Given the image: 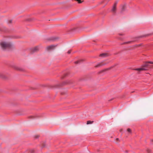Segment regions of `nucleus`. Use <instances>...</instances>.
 <instances>
[{
    "label": "nucleus",
    "instance_id": "423d86ee",
    "mask_svg": "<svg viewBox=\"0 0 153 153\" xmlns=\"http://www.w3.org/2000/svg\"><path fill=\"white\" fill-rule=\"evenodd\" d=\"M121 12L123 13L126 10V6L125 4H123L121 5Z\"/></svg>",
    "mask_w": 153,
    "mask_h": 153
},
{
    "label": "nucleus",
    "instance_id": "4468645a",
    "mask_svg": "<svg viewBox=\"0 0 153 153\" xmlns=\"http://www.w3.org/2000/svg\"><path fill=\"white\" fill-rule=\"evenodd\" d=\"M82 61V60H79V61H75L74 63L75 64H79V63H80V62L81 61Z\"/></svg>",
    "mask_w": 153,
    "mask_h": 153
},
{
    "label": "nucleus",
    "instance_id": "7ed1b4c3",
    "mask_svg": "<svg viewBox=\"0 0 153 153\" xmlns=\"http://www.w3.org/2000/svg\"><path fill=\"white\" fill-rule=\"evenodd\" d=\"M117 3V2H116L114 3L111 10V11L114 13H115L116 10H117L116 7Z\"/></svg>",
    "mask_w": 153,
    "mask_h": 153
},
{
    "label": "nucleus",
    "instance_id": "412c9836",
    "mask_svg": "<svg viewBox=\"0 0 153 153\" xmlns=\"http://www.w3.org/2000/svg\"><path fill=\"white\" fill-rule=\"evenodd\" d=\"M39 137V136H36V138H38Z\"/></svg>",
    "mask_w": 153,
    "mask_h": 153
},
{
    "label": "nucleus",
    "instance_id": "aec40b11",
    "mask_svg": "<svg viewBox=\"0 0 153 153\" xmlns=\"http://www.w3.org/2000/svg\"><path fill=\"white\" fill-rule=\"evenodd\" d=\"M12 21L11 20H10V23H11L12 22Z\"/></svg>",
    "mask_w": 153,
    "mask_h": 153
},
{
    "label": "nucleus",
    "instance_id": "2eb2a0df",
    "mask_svg": "<svg viewBox=\"0 0 153 153\" xmlns=\"http://www.w3.org/2000/svg\"><path fill=\"white\" fill-rule=\"evenodd\" d=\"M147 152L148 153H151V151L150 149H147Z\"/></svg>",
    "mask_w": 153,
    "mask_h": 153
},
{
    "label": "nucleus",
    "instance_id": "9b49d317",
    "mask_svg": "<svg viewBox=\"0 0 153 153\" xmlns=\"http://www.w3.org/2000/svg\"><path fill=\"white\" fill-rule=\"evenodd\" d=\"M71 81H67L66 82H64V83L63 84V85H65L67 83L68 84H71Z\"/></svg>",
    "mask_w": 153,
    "mask_h": 153
},
{
    "label": "nucleus",
    "instance_id": "1a4fd4ad",
    "mask_svg": "<svg viewBox=\"0 0 153 153\" xmlns=\"http://www.w3.org/2000/svg\"><path fill=\"white\" fill-rule=\"evenodd\" d=\"M103 65L102 64L100 63L98 64L97 65H96V67H100V66L102 65Z\"/></svg>",
    "mask_w": 153,
    "mask_h": 153
},
{
    "label": "nucleus",
    "instance_id": "dca6fc26",
    "mask_svg": "<svg viewBox=\"0 0 153 153\" xmlns=\"http://www.w3.org/2000/svg\"><path fill=\"white\" fill-rule=\"evenodd\" d=\"M132 42V41H128L127 42H124L123 44H126V43H129Z\"/></svg>",
    "mask_w": 153,
    "mask_h": 153
},
{
    "label": "nucleus",
    "instance_id": "f257e3e1",
    "mask_svg": "<svg viewBox=\"0 0 153 153\" xmlns=\"http://www.w3.org/2000/svg\"><path fill=\"white\" fill-rule=\"evenodd\" d=\"M0 45L2 50H5L10 48L12 44L10 42L2 41L0 43Z\"/></svg>",
    "mask_w": 153,
    "mask_h": 153
},
{
    "label": "nucleus",
    "instance_id": "ddd939ff",
    "mask_svg": "<svg viewBox=\"0 0 153 153\" xmlns=\"http://www.w3.org/2000/svg\"><path fill=\"white\" fill-rule=\"evenodd\" d=\"M93 122V121H88L87 122V124H91Z\"/></svg>",
    "mask_w": 153,
    "mask_h": 153
},
{
    "label": "nucleus",
    "instance_id": "0eeeda50",
    "mask_svg": "<svg viewBox=\"0 0 153 153\" xmlns=\"http://www.w3.org/2000/svg\"><path fill=\"white\" fill-rule=\"evenodd\" d=\"M108 56V54L106 53H103L101 54L100 55V56L102 57H105Z\"/></svg>",
    "mask_w": 153,
    "mask_h": 153
},
{
    "label": "nucleus",
    "instance_id": "4be33fe9",
    "mask_svg": "<svg viewBox=\"0 0 153 153\" xmlns=\"http://www.w3.org/2000/svg\"><path fill=\"white\" fill-rule=\"evenodd\" d=\"M152 141H153V140H152Z\"/></svg>",
    "mask_w": 153,
    "mask_h": 153
},
{
    "label": "nucleus",
    "instance_id": "9d476101",
    "mask_svg": "<svg viewBox=\"0 0 153 153\" xmlns=\"http://www.w3.org/2000/svg\"><path fill=\"white\" fill-rule=\"evenodd\" d=\"M127 132L129 134H131V131L130 129L128 128L127 129Z\"/></svg>",
    "mask_w": 153,
    "mask_h": 153
},
{
    "label": "nucleus",
    "instance_id": "f03ea898",
    "mask_svg": "<svg viewBox=\"0 0 153 153\" xmlns=\"http://www.w3.org/2000/svg\"><path fill=\"white\" fill-rule=\"evenodd\" d=\"M148 63H150L153 64V62L149 61L147 62L145 64L142 65V68H137L135 69V70L139 71H142L146 70L147 69V67L149 65Z\"/></svg>",
    "mask_w": 153,
    "mask_h": 153
},
{
    "label": "nucleus",
    "instance_id": "a211bd4d",
    "mask_svg": "<svg viewBox=\"0 0 153 153\" xmlns=\"http://www.w3.org/2000/svg\"><path fill=\"white\" fill-rule=\"evenodd\" d=\"M29 117L31 119H33L34 118V117L32 116H31Z\"/></svg>",
    "mask_w": 153,
    "mask_h": 153
},
{
    "label": "nucleus",
    "instance_id": "6e6552de",
    "mask_svg": "<svg viewBox=\"0 0 153 153\" xmlns=\"http://www.w3.org/2000/svg\"><path fill=\"white\" fill-rule=\"evenodd\" d=\"M0 77L3 78L5 79L6 77L1 73L0 72Z\"/></svg>",
    "mask_w": 153,
    "mask_h": 153
},
{
    "label": "nucleus",
    "instance_id": "39448f33",
    "mask_svg": "<svg viewBox=\"0 0 153 153\" xmlns=\"http://www.w3.org/2000/svg\"><path fill=\"white\" fill-rule=\"evenodd\" d=\"M39 50V48L38 46L34 48L31 49V51L32 53L37 51Z\"/></svg>",
    "mask_w": 153,
    "mask_h": 153
},
{
    "label": "nucleus",
    "instance_id": "f3484780",
    "mask_svg": "<svg viewBox=\"0 0 153 153\" xmlns=\"http://www.w3.org/2000/svg\"><path fill=\"white\" fill-rule=\"evenodd\" d=\"M71 50H69V51H68V54H70V53H71Z\"/></svg>",
    "mask_w": 153,
    "mask_h": 153
},
{
    "label": "nucleus",
    "instance_id": "20e7f679",
    "mask_svg": "<svg viewBox=\"0 0 153 153\" xmlns=\"http://www.w3.org/2000/svg\"><path fill=\"white\" fill-rule=\"evenodd\" d=\"M56 46L55 45H51L48 46L46 49L48 51L52 50L54 49Z\"/></svg>",
    "mask_w": 153,
    "mask_h": 153
},
{
    "label": "nucleus",
    "instance_id": "6ab92c4d",
    "mask_svg": "<svg viewBox=\"0 0 153 153\" xmlns=\"http://www.w3.org/2000/svg\"><path fill=\"white\" fill-rule=\"evenodd\" d=\"M119 138H117L116 139V140H117V141H118V140H119Z\"/></svg>",
    "mask_w": 153,
    "mask_h": 153
},
{
    "label": "nucleus",
    "instance_id": "f8f14e48",
    "mask_svg": "<svg viewBox=\"0 0 153 153\" xmlns=\"http://www.w3.org/2000/svg\"><path fill=\"white\" fill-rule=\"evenodd\" d=\"M13 67L14 68V69H15L16 70H20V69L18 67L16 66H14Z\"/></svg>",
    "mask_w": 153,
    "mask_h": 153
}]
</instances>
